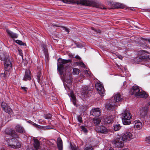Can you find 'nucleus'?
<instances>
[{
	"instance_id": "f257e3e1",
	"label": "nucleus",
	"mask_w": 150,
	"mask_h": 150,
	"mask_svg": "<svg viewBox=\"0 0 150 150\" xmlns=\"http://www.w3.org/2000/svg\"><path fill=\"white\" fill-rule=\"evenodd\" d=\"M123 97L120 94H116L114 97H112L109 100V103L106 104L105 107L108 110L112 111L113 110L115 107L117 105L116 103L121 101Z\"/></svg>"
},
{
	"instance_id": "f03ea898",
	"label": "nucleus",
	"mask_w": 150,
	"mask_h": 150,
	"mask_svg": "<svg viewBox=\"0 0 150 150\" xmlns=\"http://www.w3.org/2000/svg\"><path fill=\"white\" fill-rule=\"evenodd\" d=\"M57 69L61 75L63 74V72L66 71L69 66L68 63L71 62L70 59L65 60L62 59H58Z\"/></svg>"
},
{
	"instance_id": "7ed1b4c3",
	"label": "nucleus",
	"mask_w": 150,
	"mask_h": 150,
	"mask_svg": "<svg viewBox=\"0 0 150 150\" xmlns=\"http://www.w3.org/2000/svg\"><path fill=\"white\" fill-rule=\"evenodd\" d=\"M130 94L134 95L137 98H146L148 95L144 91L141 90L138 86H133L129 92Z\"/></svg>"
},
{
	"instance_id": "20e7f679",
	"label": "nucleus",
	"mask_w": 150,
	"mask_h": 150,
	"mask_svg": "<svg viewBox=\"0 0 150 150\" xmlns=\"http://www.w3.org/2000/svg\"><path fill=\"white\" fill-rule=\"evenodd\" d=\"M121 117L123 124L125 125H128L131 123V116L130 112L127 110L124 111L121 114Z\"/></svg>"
},
{
	"instance_id": "39448f33",
	"label": "nucleus",
	"mask_w": 150,
	"mask_h": 150,
	"mask_svg": "<svg viewBox=\"0 0 150 150\" xmlns=\"http://www.w3.org/2000/svg\"><path fill=\"white\" fill-rule=\"evenodd\" d=\"M139 56L136 59L139 62H141L150 58V54L148 52L144 50H141L139 52Z\"/></svg>"
},
{
	"instance_id": "423d86ee",
	"label": "nucleus",
	"mask_w": 150,
	"mask_h": 150,
	"mask_svg": "<svg viewBox=\"0 0 150 150\" xmlns=\"http://www.w3.org/2000/svg\"><path fill=\"white\" fill-rule=\"evenodd\" d=\"M64 3L70 4L71 2L75 3L78 4H81L86 6H90L91 2L87 0H62Z\"/></svg>"
},
{
	"instance_id": "0eeeda50",
	"label": "nucleus",
	"mask_w": 150,
	"mask_h": 150,
	"mask_svg": "<svg viewBox=\"0 0 150 150\" xmlns=\"http://www.w3.org/2000/svg\"><path fill=\"white\" fill-rule=\"evenodd\" d=\"M8 146L13 148H18L21 146V144L16 138H12L7 140Z\"/></svg>"
},
{
	"instance_id": "6e6552de",
	"label": "nucleus",
	"mask_w": 150,
	"mask_h": 150,
	"mask_svg": "<svg viewBox=\"0 0 150 150\" xmlns=\"http://www.w3.org/2000/svg\"><path fill=\"white\" fill-rule=\"evenodd\" d=\"M13 63V60L10 57L7 58L5 59L4 62V67L5 71H9L12 68V65Z\"/></svg>"
},
{
	"instance_id": "1a4fd4ad",
	"label": "nucleus",
	"mask_w": 150,
	"mask_h": 150,
	"mask_svg": "<svg viewBox=\"0 0 150 150\" xmlns=\"http://www.w3.org/2000/svg\"><path fill=\"white\" fill-rule=\"evenodd\" d=\"M122 140L121 137L117 136L114 141V143L115 147L118 148H121L124 145L122 142Z\"/></svg>"
},
{
	"instance_id": "9d476101",
	"label": "nucleus",
	"mask_w": 150,
	"mask_h": 150,
	"mask_svg": "<svg viewBox=\"0 0 150 150\" xmlns=\"http://www.w3.org/2000/svg\"><path fill=\"white\" fill-rule=\"evenodd\" d=\"M96 87L100 95L103 96L105 90L103 84L100 82L96 84Z\"/></svg>"
},
{
	"instance_id": "9b49d317",
	"label": "nucleus",
	"mask_w": 150,
	"mask_h": 150,
	"mask_svg": "<svg viewBox=\"0 0 150 150\" xmlns=\"http://www.w3.org/2000/svg\"><path fill=\"white\" fill-rule=\"evenodd\" d=\"M133 138V136L130 132H125L123 135L122 139L124 141H128L130 140Z\"/></svg>"
},
{
	"instance_id": "f8f14e48",
	"label": "nucleus",
	"mask_w": 150,
	"mask_h": 150,
	"mask_svg": "<svg viewBox=\"0 0 150 150\" xmlns=\"http://www.w3.org/2000/svg\"><path fill=\"white\" fill-rule=\"evenodd\" d=\"M96 129L97 132L102 134H107L109 131V129L103 126L98 127Z\"/></svg>"
},
{
	"instance_id": "ddd939ff",
	"label": "nucleus",
	"mask_w": 150,
	"mask_h": 150,
	"mask_svg": "<svg viewBox=\"0 0 150 150\" xmlns=\"http://www.w3.org/2000/svg\"><path fill=\"white\" fill-rule=\"evenodd\" d=\"M91 115L95 117H98L101 115V111L98 108L92 109L90 112Z\"/></svg>"
},
{
	"instance_id": "4468645a",
	"label": "nucleus",
	"mask_w": 150,
	"mask_h": 150,
	"mask_svg": "<svg viewBox=\"0 0 150 150\" xmlns=\"http://www.w3.org/2000/svg\"><path fill=\"white\" fill-rule=\"evenodd\" d=\"M42 67H38V74L37 76V81L38 83H42V76L41 75V74Z\"/></svg>"
},
{
	"instance_id": "2eb2a0df",
	"label": "nucleus",
	"mask_w": 150,
	"mask_h": 150,
	"mask_svg": "<svg viewBox=\"0 0 150 150\" xmlns=\"http://www.w3.org/2000/svg\"><path fill=\"white\" fill-rule=\"evenodd\" d=\"M115 116L111 115H108L104 118V121L105 123H110L113 121Z\"/></svg>"
},
{
	"instance_id": "dca6fc26",
	"label": "nucleus",
	"mask_w": 150,
	"mask_h": 150,
	"mask_svg": "<svg viewBox=\"0 0 150 150\" xmlns=\"http://www.w3.org/2000/svg\"><path fill=\"white\" fill-rule=\"evenodd\" d=\"M82 93L84 95H87L91 93V89L88 86H84L82 88Z\"/></svg>"
},
{
	"instance_id": "f3484780",
	"label": "nucleus",
	"mask_w": 150,
	"mask_h": 150,
	"mask_svg": "<svg viewBox=\"0 0 150 150\" xmlns=\"http://www.w3.org/2000/svg\"><path fill=\"white\" fill-rule=\"evenodd\" d=\"M134 127L138 129H140L142 127V124L139 120H136L134 122Z\"/></svg>"
},
{
	"instance_id": "a211bd4d",
	"label": "nucleus",
	"mask_w": 150,
	"mask_h": 150,
	"mask_svg": "<svg viewBox=\"0 0 150 150\" xmlns=\"http://www.w3.org/2000/svg\"><path fill=\"white\" fill-rule=\"evenodd\" d=\"M6 30L9 36L11 38L13 39L17 38L18 36L17 34L13 33L8 29H6Z\"/></svg>"
},
{
	"instance_id": "6ab92c4d",
	"label": "nucleus",
	"mask_w": 150,
	"mask_h": 150,
	"mask_svg": "<svg viewBox=\"0 0 150 150\" xmlns=\"http://www.w3.org/2000/svg\"><path fill=\"white\" fill-rule=\"evenodd\" d=\"M57 144L59 149V150H62V142L61 138L59 137L57 138Z\"/></svg>"
},
{
	"instance_id": "aec40b11",
	"label": "nucleus",
	"mask_w": 150,
	"mask_h": 150,
	"mask_svg": "<svg viewBox=\"0 0 150 150\" xmlns=\"http://www.w3.org/2000/svg\"><path fill=\"white\" fill-rule=\"evenodd\" d=\"M30 71H25V75L23 78V80L25 81H26L27 80H30Z\"/></svg>"
},
{
	"instance_id": "412c9836",
	"label": "nucleus",
	"mask_w": 150,
	"mask_h": 150,
	"mask_svg": "<svg viewBox=\"0 0 150 150\" xmlns=\"http://www.w3.org/2000/svg\"><path fill=\"white\" fill-rule=\"evenodd\" d=\"M16 131L19 133H23L24 132V130L23 127L20 125H17L15 128Z\"/></svg>"
},
{
	"instance_id": "4be33fe9",
	"label": "nucleus",
	"mask_w": 150,
	"mask_h": 150,
	"mask_svg": "<svg viewBox=\"0 0 150 150\" xmlns=\"http://www.w3.org/2000/svg\"><path fill=\"white\" fill-rule=\"evenodd\" d=\"M34 141L33 144L34 147L36 149H39L40 145V143L39 141L37 139L35 138L34 139Z\"/></svg>"
},
{
	"instance_id": "5701e85b",
	"label": "nucleus",
	"mask_w": 150,
	"mask_h": 150,
	"mask_svg": "<svg viewBox=\"0 0 150 150\" xmlns=\"http://www.w3.org/2000/svg\"><path fill=\"white\" fill-rule=\"evenodd\" d=\"M9 134V135L13 137L18 138L19 137L18 134L14 130H11Z\"/></svg>"
},
{
	"instance_id": "b1692460",
	"label": "nucleus",
	"mask_w": 150,
	"mask_h": 150,
	"mask_svg": "<svg viewBox=\"0 0 150 150\" xmlns=\"http://www.w3.org/2000/svg\"><path fill=\"white\" fill-rule=\"evenodd\" d=\"M148 108L146 107H145L140 110V113L142 116H144L146 114L147 112Z\"/></svg>"
},
{
	"instance_id": "393cba45",
	"label": "nucleus",
	"mask_w": 150,
	"mask_h": 150,
	"mask_svg": "<svg viewBox=\"0 0 150 150\" xmlns=\"http://www.w3.org/2000/svg\"><path fill=\"white\" fill-rule=\"evenodd\" d=\"M71 100L72 102L74 105H76V98L74 94L72 93H71Z\"/></svg>"
},
{
	"instance_id": "a878e982",
	"label": "nucleus",
	"mask_w": 150,
	"mask_h": 150,
	"mask_svg": "<svg viewBox=\"0 0 150 150\" xmlns=\"http://www.w3.org/2000/svg\"><path fill=\"white\" fill-rule=\"evenodd\" d=\"M93 121L95 125L96 126H97L100 124L101 120L98 118H94L93 119Z\"/></svg>"
},
{
	"instance_id": "bb28decb",
	"label": "nucleus",
	"mask_w": 150,
	"mask_h": 150,
	"mask_svg": "<svg viewBox=\"0 0 150 150\" xmlns=\"http://www.w3.org/2000/svg\"><path fill=\"white\" fill-rule=\"evenodd\" d=\"M5 109L7 111H5L6 112L11 115L13 113L12 110L9 106H8L5 108Z\"/></svg>"
},
{
	"instance_id": "cd10ccee",
	"label": "nucleus",
	"mask_w": 150,
	"mask_h": 150,
	"mask_svg": "<svg viewBox=\"0 0 150 150\" xmlns=\"http://www.w3.org/2000/svg\"><path fill=\"white\" fill-rule=\"evenodd\" d=\"M1 106L2 108L4 111H7L5 109V108L8 106L7 104L4 102H2L1 104Z\"/></svg>"
},
{
	"instance_id": "c85d7f7f",
	"label": "nucleus",
	"mask_w": 150,
	"mask_h": 150,
	"mask_svg": "<svg viewBox=\"0 0 150 150\" xmlns=\"http://www.w3.org/2000/svg\"><path fill=\"white\" fill-rule=\"evenodd\" d=\"M115 6L116 8H124V5L120 3H116L115 4Z\"/></svg>"
},
{
	"instance_id": "c756f323",
	"label": "nucleus",
	"mask_w": 150,
	"mask_h": 150,
	"mask_svg": "<svg viewBox=\"0 0 150 150\" xmlns=\"http://www.w3.org/2000/svg\"><path fill=\"white\" fill-rule=\"evenodd\" d=\"M16 42L21 45L25 46L26 45L25 43H23L21 41L19 40H16Z\"/></svg>"
},
{
	"instance_id": "7c9ffc66",
	"label": "nucleus",
	"mask_w": 150,
	"mask_h": 150,
	"mask_svg": "<svg viewBox=\"0 0 150 150\" xmlns=\"http://www.w3.org/2000/svg\"><path fill=\"white\" fill-rule=\"evenodd\" d=\"M121 127L120 124L116 125L114 126V129L115 131H117L119 130Z\"/></svg>"
},
{
	"instance_id": "2f4dec72",
	"label": "nucleus",
	"mask_w": 150,
	"mask_h": 150,
	"mask_svg": "<svg viewBox=\"0 0 150 150\" xmlns=\"http://www.w3.org/2000/svg\"><path fill=\"white\" fill-rule=\"evenodd\" d=\"M79 70L77 68H74L73 69V73L74 74H79Z\"/></svg>"
},
{
	"instance_id": "473e14b6",
	"label": "nucleus",
	"mask_w": 150,
	"mask_h": 150,
	"mask_svg": "<svg viewBox=\"0 0 150 150\" xmlns=\"http://www.w3.org/2000/svg\"><path fill=\"white\" fill-rule=\"evenodd\" d=\"M81 129H82V131L83 132H84L85 133H87L88 132V130L87 129L85 128V127L82 126L81 127Z\"/></svg>"
},
{
	"instance_id": "72a5a7b5",
	"label": "nucleus",
	"mask_w": 150,
	"mask_h": 150,
	"mask_svg": "<svg viewBox=\"0 0 150 150\" xmlns=\"http://www.w3.org/2000/svg\"><path fill=\"white\" fill-rule=\"evenodd\" d=\"M71 148L72 150H80L76 146H72L71 145Z\"/></svg>"
},
{
	"instance_id": "f704fd0d",
	"label": "nucleus",
	"mask_w": 150,
	"mask_h": 150,
	"mask_svg": "<svg viewBox=\"0 0 150 150\" xmlns=\"http://www.w3.org/2000/svg\"><path fill=\"white\" fill-rule=\"evenodd\" d=\"M77 118L79 122L81 123L82 122V117L80 115H78Z\"/></svg>"
},
{
	"instance_id": "c9c22d12",
	"label": "nucleus",
	"mask_w": 150,
	"mask_h": 150,
	"mask_svg": "<svg viewBox=\"0 0 150 150\" xmlns=\"http://www.w3.org/2000/svg\"><path fill=\"white\" fill-rule=\"evenodd\" d=\"M52 117V115L50 114H47L45 116V118L46 119H50Z\"/></svg>"
},
{
	"instance_id": "e433bc0d",
	"label": "nucleus",
	"mask_w": 150,
	"mask_h": 150,
	"mask_svg": "<svg viewBox=\"0 0 150 150\" xmlns=\"http://www.w3.org/2000/svg\"><path fill=\"white\" fill-rule=\"evenodd\" d=\"M145 140L148 143L150 144V137H146L145 138Z\"/></svg>"
},
{
	"instance_id": "4c0bfd02",
	"label": "nucleus",
	"mask_w": 150,
	"mask_h": 150,
	"mask_svg": "<svg viewBox=\"0 0 150 150\" xmlns=\"http://www.w3.org/2000/svg\"><path fill=\"white\" fill-rule=\"evenodd\" d=\"M62 27L63 28L64 30L65 31L67 32L68 34L69 33V31L68 28L64 26H62Z\"/></svg>"
},
{
	"instance_id": "58836bf2",
	"label": "nucleus",
	"mask_w": 150,
	"mask_h": 150,
	"mask_svg": "<svg viewBox=\"0 0 150 150\" xmlns=\"http://www.w3.org/2000/svg\"><path fill=\"white\" fill-rule=\"evenodd\" d=\"M84 73L88 77H90L91 76L90 73L87 70H85L84 71Z\"/></svg>"
},
{
	"instance_id": "ea45409f",
	"label": "nucleus",
	"mask_w": 150,
	"mask_h": 150,
	"mask_svg": "<svg viewBox=\"0 0 150 150\" xmlns=\"http://www.w3.org/2000/svg\"><path fill=\"white\" fill-rule=\"evenodd\" d=\"M96 7L98 8L101 9H106V8L104 6H96Z\"/></svg>"
},
{
	"instance_id": "a19ab883",
	"label": "nucleus",
	"mask_w": 150,
	"mask_h": 150,
	"mask_svg": "<svg viewBox=\"0 0 150 150\" xmlns=\"http://www.w3.org/2000/svg\"><path fill=\"white\" fill-rule=\"evenodd\" d=\"M84 150H93V149L92 147H86Z\"/></svg>"
},
{
	"instance_id": "79ce46f5",
	"label": "nucleus",
	"mask_w": 150,
	"mask_h": 150,
	"mask_svg": "<svg viewBox=\"0 0 150 150\" xmlns=\"http://www.w3.org/2000/svg\"><path fill=\"white\" fill-rule=\"evenodd\" d=\"M92 29L94 30L95 32H96L97 33H100L101 32V31L99 30H97L94 29V28L93 27L92 28Z\"/></svg>"
},
{
	"instance_id": "37998d69",
	"label": "nucleus",
	"mask_w": 150,
	"mask_h": 150,
	"mask_svg": "<svg viewBox=\"0 0 150 150\" xmlns=\"http://www.w3.org/2000/svg\"><path fill=\"white\" fill-rule=\"evenodd\" d=\"M21 88L24 91H25V92L27 91V89H28L27 88L25 87H24V86H23V87L21 86Z\"/></svg>"
},
{
	"instance_id": "c03bdc74",
	"label": "nucleus",
	"mask_w": 150,
	"mask_h": 150,
	"mask_svg": "<svg viewBox=\"0 0 150 150\" xmlns=\"http://www.w3.org/2000/svg\"><path fill=\"white\" fill-rule=\"evenodd\" d=\"M79 64L82 67H85V65L83 62H80L79 63Z\"/></svg>"
},
{
	"instance_id": "a18cd8bd",
	"label": "nucleus",
	"mask_w": 150,
	"mask_h": 150,
	"mask_svg": "<svg viewBox=\"0 0 150 150\" xmlns=\"http://www.w3.org/2000/svg\"><path fill=\"white\" fill-rule=\"evenodd\" d=\"M69 80L68 81H69V83H70L71 81V76L70 75V73H69Z\"/></svg>"
},
{
	"instance_id": "49530a36",
	"label": "nucleus",
	"mask_w": 150,
	"mask_h": 150,
	"mask_svg": "<svg viewBox=\"0 0 150 150\" xmlns=\"http://www.w3.org/2000/svg\"><path fill=\"white\" fill-rule=\"evenodd\" d=\"M77 47L79 48H81L83 47L82 45L81 44H78L76 45Z\"/></svg>"
},
{
	"instance_id": "de8ad7c7",
	"label": "nucleus",
	"mask_w": 150,
	"mask_h": 150,
	"mask_svg": "<svg viewBox=\"0 0 150 150\" xmlns=\"http://www.w3.org/2000/svg\"><path fill=\"white\" fill-rule=\"evenodd\" d=\"M19 52L20 55L21 56H22L23 55L22 50H19Z\"/></svg>"
},
{
	"instance_id": "09e8293b",
	"label": "nucleus",
	"mask_w": 150,
	"mask_h": 150,
	"mask_svg": "<svg viewBox=\"0 0 150 150\" xmlns=\"http://www.w3.org/2000/svg\"><path fill=\"white\" fill-rule=\"evenodd\" d=\"M107 150H114L112 147H108V148Z\"/></svg>"
},
{
	"instance_id": "8fccbe9b",
	"label": "nucleus",
	"mask_w": 150,
	"mask_h": 150,
	"mask_svg": "<svg viewBox=\"0 0 150 150\" xmlns=\"http://www.w3.org/2000/svg\"><path fill=\"white\" fill-rule=\"evenodd\" d=\"M46 128L47 129H51L52 128H51V127L49 126H46Z\"/></svg>"
},
{
	"instance_id": "3c124183",
	"label": "nucleus",
	"mask_w": 150,
	"mask_h": 150,
	"mask_svg": "<svg viewBox=\"0 0 150 150\" xmlns=\"http://www.w3.org/2000/svg\"><path fill=\"white\" fill-rule=\"evenodd\" d=\"M75 58L79 59H80V57L78 55H76L75 56Z\"/></svg>"
},
{
	"instance_id": "603ef678",
	"label": "nucleus",
	"mask_w": 150,
	"mask_h": 150,
	"mask_svg": "<svg viewBox=\"0 0 150 150\" xmlns=\"http://www.w3.org/2000/svg\"><path fill=\"white\" fill-rule=\"evenodd\" d=\"M118 57L120 59H122L123 57H122V56H118Z\"/></svg>"
},
{
	"instance_id": "864d4df0",
	"label": "nucleus",
	"mask_w": 150,
	"mask_h": 150,
	"mask_svg": "<svg viewBox=\"0 0 150 150\" xmlns=\"http://www.w3.org/2000/svg\"><path fill=\"white\" fill-rule=\"evenodd\" d=\"M146 40L149 42L150 44V39H147Z\"/></svg>"
},
{
	"instance_id": "5fc2aeb1",
	"label": "nucleus",
	"mask_w": 150,
	"mask_h": 150,
	"mask_svg": "<svg viewBox=\"0 0 150 150\" xmlns=\"http://www.w3.org/2000/svg\"><path fill=\"white\" fill-rule=\"evenodd\" d=\"M63 75L64 76V79H67V76H66V75L65 74V75H64V74H63Z\"/></svg>"
},
{
	"instance_id": "6e6d98bb",
	"label": "nucleus",
	"mask_w": 150,
	"mask_h": 150,
	"mask_svg": "<svg viewBox=\"0 0 150 150\" xmlns=\"http://www.w3.org/2000/svg\"><path fill=\"white\" fill-rule=\"evenodd\" d=\"M122 150H129V149L126 148V149H124Z\"/></svg>"
},
{
	"instance_id": "4d7b16f0",
	"label": "nucleus",
	"mask_w": 150,
	"mask_h": 150,
	"mask_svg": "<svg viewBox=\"0 0 150 150\" xmlns=\"http://www.w3.org/2000/svg\"><path fill=\"white\" fill-rule=\"evenodd\" d=\"M149 105H150V102L149 103Z\"/></svg>"
}]
</instances>
